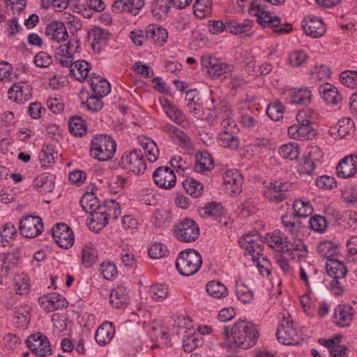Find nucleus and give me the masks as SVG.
Wrapping results in <instances>:
<instances>
[{
    "instance_id": "1",
    "label": "nucleus",
    "mask_w": 357,
    "mask_h": 357,
    "mask_svg": "<svg viewBox=\"0 0 357 357\" xmlns=\"http://www.w3.org/2000/svg\"><path fill=\"white\" fill-rule=\"evenodd\" d=\"M285 0H253L250 3V13L257 16V22L264 28L272 29L274 33L280 35L287 34L292 30V25L289 23L282 24L279 16H273L267 10L266 3L273 6H280Z\"/></svg>"
},
{
    "instance_id": "2",
    "label": "nucleus",
    "mask_w": 357,
    "mask_h": 357,
    "mask_svg": "<svg viewBox=\"0 0 357 357\" xmlns=\"http://www.w3.org/2000/svg\"><path fill=\"white\" fill-rule=\"evenodd\" d=\"M224 334L227 336L229 349L240 348L247 349L254 347L259 339V332L250 322L239 321L229 329L225 326Z\"/></svg>"
},
{
    "instance_id": "3",
    "label": "nucleus",
    "mask_w": 357,
    "mask_h": 357,
    "mask_svg": "<svg viewBox=\"0 0 357 357\" xmlns=\"http://www.w3.org/2000/svg\"><path fill=\"white\" fill-rule=\"evenodd\" d=\"M238 242L241 247L245 250V255H250L252 261H256L261 275L268 276L271 273V264L266 257L260 259L264 247L258 235H244Z\"/></svg>"
},
{
    "instance_id": "4",
    "label": "nucleus",
    "mask_w": 357,
    "mask_h": 357,
    "mask_svg": "<svg viewBox=\"0 0 357 357\" xmlns=\"http://www.w3.org/2000/svg\"><path fill=\"white\" fill-rule=\"evenodd\" d=\"M116 144L107 135H96L90 143V155L98 161H107L114 157Z\"/></svg>"
},
{
    "instance_id": "5",
    "label": "nucleus",
    "mask_w": 357,
    "mask_h": 357,
    "mask_svg": "<svg viewBox=\"0 0 357 357\" xmlns=\"http://www.w3.org/2000/svg\"><path fill=\"white\" fill-rule=\"evenodd\" d=\"M202 264V256L194 249L181 251L176 260V268L178 272L184 276H191L197 273Z\"/></svg>"
},
{
    "instance_id": "6",
    "label": "nucleus",
    "mask_w": 357,
    "mask_h": 357,
    "mask_svg": "<svg viewBox=\"0 0 357 357\" xmlns=\"http://www.w3.org/2000/svg\"><path fill=\"white\" fill-rule=\"evenodd\" d=\"M175 237L180 241L190 243L195 241L199 236V228L195 221L190 218L180 220L173 229Z\"/></svg>"
},
{
    "instance_id": "7",
    "label": "nucleus",
    "mask_w": 357,
    "mask_h": 357,
    "mask_svg": "<svg viewBox=\"0 0 357 357\" xmlns=\"http://www.w3.org/2000/svg\"><path fill=\"white\" fill-rule=\"evenodd\" d=\"M123 168L134 174H141L146 169V163L144 153L141 150H133L128 153H124L121 159Z\"/></svg>"
},
{
    "instance_id": "8",
    "label": "nucleus",
    "mask_w": 357,
    "mask_h": 357,
    "mask_svg": "<svg viewBox=\"0 0 357 357\" xmlns=\"http://www.w3.org/2000/svg\"><path fill=\"white\" fill-rule=\"evenodd\" d=\"M27 347L36 355L45 357L52 354V350L46 335L37 333L28 337L26 340Z\"/></svg>"
},
{
    "instance_id": "9",
    "label": "nucleus",
    "mask_w": 357,
    "mask_h": 357,
    "mask_svg": "<svg viewBox=\"0 0 357 357\" xmlns=\"http://www.w3.org/2000/svg\"><path fill=\"white\" fill-rule=\"evenodd\" d=\"M278 341L283 344H298L301 339L298 332L294 328L293 322L289 318H283L276 333Z\"/></svg>"
},
{
    "instance_id": "10",
    "label": "nucleus",
    "mask_w": 357,
    "mask_h": 357,
    "mask_svg": "<svg viewBox=\"0 0 357 357\" xmlns=\"http://www.w3.org/2000/svg\"><path fill=\"white\" fill-rule=\"evenodd\" d=\"M43 229L42 219L38 216L27 215L20 222V232L25 238H34L41 234Z\"/></svg>"
},
{
    "instance_id": "11",
    "label": "nucleus",
    "mask_w": 357,
    "mask_h": 357,
    "mask_svg": "<svg viewBox=\"0 0 357 357\" xmlns=\"http://www.w3.org/2000/svg\"><path fill=\"white\" fill-rule=\"evenodd\" d=\"M52 237L61 248L68 249L74 243L72 229L64 223H58L52 229Z\"/></svg>"
},
{
    "instance_id": "12",
    "label": "nucleus",
    "mask_w": 357,
    "mask_h": 357,
    "mask_svg": "<svg viewBox=\"0 0 357 357\" xmlns=\"http://www.w3.org/2000/svg\"><path fill=\"white\" fill-rule=\"evenodd\" d=\"M290 187L291 184L285 182L271 183L269 185L265 187L264 195L269 202L278 204L287 198V192Z\"/></svg>"
},
{
    "instance_id": "13",
    "label": "nucleus",
    "mask_w": 357,
    "mask_h": 357,
    "mask_svg": "<svg viewBox=\"0 0 357 357\" xmlns=\"http://www.w3.org/2000/svg\"><path fill=\"white\" fill-rule=\"evenodd\" d=\"M264 241L279 253L284 254L289 251V239L280 230L266 234Z\"/></svg>"
},
{
    "instance_id": "14",
    "label": "nucleus",
    "mask_w": 357,
    "mask_h": 357,
    "mask_svg": "<svg viewBox=\"0 0 357 357\" xmlns=\"http://www.w3.org/2000/svg\"><path fill=\"white\" fill-rule=\"evenodd\" d=\"M155 183L160 188L171 189L174 187L176 178L173 170L167 167H159L153 174Z\"/></svg>"
},
{
    "instance_id": "15",
    "label": "nucleus",
    "mask_w": 357,
    "mask_h": 357,
    "mask_svg": "<svg viewBox=\"0 0 357 357\" xmlns=\"http://www.w3.org/2000/svg\"><path fill=\"white\" fill-rule=\"evenodd\" d=\"M32 87L26 82L14 84L8 91V98L17 103H24L32 97Z\"/></svg>"
},
{
    "instance_id": "16",
    "label": "nucleus",
    "mask_w": 357,
    "mask_h": 357,
    "mask_svg": "<svg viewBox=\"0 0 357 357\" xmlns=\"http://www.w3.org/2000/svg\"><path fill=\"white\" fill-rule=\"evenodd\" d=\"M202 67L207 70L208 74L212 78H217L227 73L228 66L219 59L210 55H204L202 57Z\"/></svg>"
},
{
    "instance_id": "17",
    "label": "nucleus",
    "mask_w": 357,
    "mask_h": 357,
    "mask_svg": "<svg viewBox=\"0 0 357 357\" xmlns=\"http://www.w3.org/2000/svg\"><path fill=\"white\" fill-rule=\"evenodd\" d=\"M355 314L354 309L348 304H340L334 312V322L339 327H347L351 325Z\"/></svg>"
},
{
    "instance_id": "18",
    "label": "nucleus",
    "mask_w": 357,
    "mask_h": 357,
    "mask_svg": "<svg viewBox=\"0 0 357 357\" xmlns=\"http://www.w3.org/2000/svg\"><path fill=\"white\" fill-rule=\"evenodd\" d=\"M302 26L306 35L314 38L322 36L326 31L324 22L317 17L304 20Z\"/></svg>"
},
{
    "instance_id": "19",
    "label": "nucleus",
    "mask_w": 357,
    "mask_h": 357,
    "mask_svg": "<svg viewBox=\"0 0 357 357\" xmlns=\"http://www.w3.org/2000/svg\"><path fill=\"white\" fill-rule=\"evenodd\" d=\"M254 22L249 19H245L242 22L236 20L227 21L226 31L234 35L250 37L252 34Z\"/></svg>"
},
{
    "instance_id": "20",
    "label": "nucleus",
    "mask_w": 357,
    "mask_h": 357,
    "mask_svg": "<svg viewBox=\"0 0 357 357\" xmlns=\"http://www.w3.org/2000/svg\"><path fill=\"white\" fill-rule=\"evenodd\" d=\"M337 176L342 178H350L357 172V155L344 157L336 168Z\"/></svg>"
},
{
    "instance_id": "21",
    "label": "nucleus",
    "mask_w": 357,
    "mask_h": 357,
    "mask_svg": "<svg viewBox=\"0 0 357 357\" xmlns=\"http://www.w3.org/2000/svg\"><path fill=\"white\" fill-rule=\"evenodd\" d=\"M45 33L49 39L57 43L65 41L68 38L64 23L59 20L50 22L46 26Z\"/></svg>"
},
{
    "instance_id": "22",
    "label": "nucleus",
    "mask_w": 357,
    "mask_h": 357,
    "mask_svg": "<svg viewBox=\"0 0 357 357\" xmlns=\"http://www.w3.org/2000/svg\"><path fill=\"white\" fill-rule=\"evenodd\" d=\"M224 184L227 191L236 195L242 190L243 177L237 171H227L224 175Z\"/></svg>"
},
{
    "instance_id": "23",
    "label": "nucleus",
    "mask_w": 357,
    "mask_h": 357,
    "mask_svg": "<svg viewBox=\"0 0 357 357\" xmlns=\"http://www.w3.org/2000/svg\"><path fill=\"white\" fill-rule=\"evenodd\" d=\"M87 82L90 84L93 94L98 96L99 98L106 96L111 91L109 83L105 79L102 78L100 75L95 73L90 75Z\"/></svg>"
},
{
    "instance_id": "24",
    "label": "nucleus",
    "mask_w": 357,
    "mask_h": 357,
    "mask_svg": "<svg viewBox=\"0 0 357 357\" xmlns=\"http://www.w3.org/2000/svg\"><path fill=\"white\" fill-rule=\"evenodd\" d=\"M143 6L142 0H115L112 4V10L116 13L127 11L136 15Z\"/></svg>"
},
{
    "instance_id": "25",
    "label": "nucleus",
    "mask_w": 357,
    "mask_h": 357,
    "mask_svg": "<svg viewBox=\"0 0 357 357\" xmlns=\"http://www.w3.org/2000/svg\"><path fill=\"white\" fill-rule=\"evenodd\" d=\"M321 153L318 147H312L308 155L305 157L298 164V172L300 174H312L315 169V161L319 158H316V155Z\"/></svg>"
},
{
    "instance_id": "26",
    "label": "nucleus",
    "mask_w": 357,
    "mask_h": 357,
    "mask_svg": "<svg viewBox=\"0 0 357 357\" xmlns=\"http://www.w3.org/2000/svg\"><path fill=\"white\" fill-rule=\"evenodd\" d=\"M129 291L123 285L118 286L110 293V303L116 308H123L129 303Z\"/></svg>"
},
{
    "instance_id": "27",
    "label": "nucleus",
    "mask_w": 357,
    "mask_h": 357,
    "mask_svg": "<svg viewBox=\"0 0 357 357\" xmlns=\"http://www.w3.org/2000/svg\"><path fill=\"white\" fill-rule=\"evenodd\" d=\"M115 329L111 322H105L97 329L95 340L96 342L104 346L109 344L114 335Z\"/></svg>"
},
{
    "instance_id": "28",
    "label": "nucleus",
    "mask_w": 357,
    "mask_h": 357,
    "mask_svg": "<svg viewBox=\"0 0 357 357\" xmlns=\"http://www.w3.org/2000/svg\"><path fill=\"white\" fill-rule=\"evenodd\" d=\"M288 135L296 140H308L316 135L313 126H291L288 128Z\"/></svg>"
},
{
    "instance_id": "29",
    "label": "nucleus",
    "mask_w": 357,
    "mask_h": 357,
    "mask_svg": "<svg viewBox=\"0 0 357 357\" xmlns=\"http://www.w3.org/2000/svg\"><path fill=\"white\" fill-rule=\"evenodd\" d=\"M319 91L328 104L337 105L342 100V96L339 93L337 88L331 84L326 83L320 86Z\"/></svg>"
},
{
    "instance_id": "30",
    "label": "nucleus",
    "mask_w": 357,
    "mask_h": 357,
    "mask_svg": "<svg viewBox=\"0 0 357 357\" xmlns=\"http://www.w3.org/2000/svg\"><path fill=\"white\" fill-rule=\"evenodd\" d=\"M91 65L84 60H78L74 62V66L70 69V75L79 82H84L89 79V72Z\"/></svg>"
},
{
    "instance_id": "31",
    "label": "nucleus",
    "mask_w": 357,
    "mask_h": 357,
    "mask_svg": "<svg viewBox=\"0 0 357 357\" xmlns=\"http://www.w3.org/2000/svg\"><path fill=\"white\" fill-rule=\"evenodd\" d=\"M325 266L328 275L336 279L344 278L347 273L345 265L335 258L328 259Z\"/></svg>"
},
{
    "instance_id": "32",
    "label": "nucleus",
    "mask_w": 357,
    "mask_h": 357,
    "mask_svg": "<svg viewBox=\"0 0 357 357\" xmlns=\"http://www.w3.org/2000/svg\"><path fill=\"white\" fill-rule=\"evenodd\" d=\"M194 169L197 172L202 173L209 171L213 167V160L207 151H199L195 155Z\"/></svg>"
},
{
    "instance_id": "33",
    "label": "nucleus",
    "mask_w": 357,
    "mask_h": 357,
    "mask_svg": "<svg viewBox=\"0 0 357 357\" xmlns=\"http://www.w3.org/2000/svg\"><path fill=\"white\" fill-rule=\"evenodd\" d=\"M148 333L151 340L158 342L160 345L166 346L169 342L166 330L158 321H155L149 326Z\"/></svg>"
},
{
    "instance_id": "34",
    "label": "nucleus",
    "mask_w": 357,
    "mask_h": 357,
    "mask_svg": "<svg viewBox=\"0 0 357 357\" xmlns=\"http://www.w3.org/2000/svg\"><path fill=\"white\" fill-rule=\"evenodd\" d=\"M341 337H337L336 340L329 339L324 340L319 339V342L329 349L330 353L333 357H344L347 348L344 345H340Z\"/></svg>"
},
{
    "instance_id": "35",
    "label": "nucleus",
    "mask_w": 357,
    "mask_h": 357,
    "mask_svg": "<svg viewBox=\"0 0 357 357\" xmlns=\"http://www.w3.org/2000/svg\"><path fill=\"white\" fill-rule=\"evenodd\" d=\"M146 33L149 39L152 40L155 43H165L168 38L167 30L157 24H149L146 27Z\"/></svg>"
},
{
    "instance_id": "36",
    "label": "nucleus",
    "mask_w": 357,
    "mask_h": 357,
    "mask_svg": "<svg viewBox=\"0 0 357 357\" xmlns=\"http://www.w3.org/2000/svg\"><path fill=\"white\" fill-rule=\"evenodd\" d=\"M289 95L291 102L294 104L307 105L312 98L311 91L306 88L291 89Z\"/></svg>"
},
{
    "instance_id": "37",
    "label": "nucleus",
    "mask_w": 357,
    "mask_h": 357,
    "mask_svg": "<svg viewBox=\"0 0 357 357\" xmlns=\"http://www.w3.org/2000/svg\"><path fill=\"white\" fill-rule=\"evenodd\" d=\"M80 205L85 212L91 214L99 210V208L102 206L100 205L98 198L91 192H86L82 196L80 199Z\"/></svg>"
},
{
    "instance_id": "38",
    "label": "nucleus",
    "mask_w": 357,
    "mask_h": 357,
    "mask_svg": "<svg viewBox=\"0 0 357 357\" xmlns=\"http://www.w3.org/2000/svg\"><path fill=\"white\" fill-rule=\"evenodd\" d=\"M105 211V210L104 211ZM105 212L100 209L91 214V220L88 223L89 228L96 232H99L108 223V219L105 215Z\"/></svg>"
},
{
    "instance_id": "39",
    "label": "nucleus",
    "mask_w": 357,
    "mask_h": 357,
    "mask_svg": "<svg viewBox=\"0 0 357 357\" xmlns=\"http://www.w3.org/2000/svg\"><path fill=\"white\" fill-rule=\"evenodd\" d=\"M206 289L208 295L214 298H221L228 295L227 287L219 281L208 282L206 285Z\"/></svg>"
},
{
    "instance_id": "40",
    "label": "nucleus",
    "mask_w": 357,
    "mask_h": 357,
    "mask_svg": "<svg viewBox=\"0 0 357 357\" xmlns=\"http://www.w3.org/2000/svg\"><path fill=\"white\" fill-rule=\"evenodd\" d=\"M236 295L243 303H250L254 299L253 292L241 280L236 282Z\"/></svg>"
},
{
    "instance_id": "41",
    "label": "nucleus",
    "mask_w": 357,
    "mask_h": 357,
    "mask_svg": "<svg viewBox=\"0 0 357 357\" xmlns=\"http://www.w3.org/2000/svg\"><path fill=\"white\" fill-rule=\"evenodd\" d=\"M336 128L338 135L342 138L351 136L356 130L353 120L347 117L338 121Z\"/></svg>"
},
{
    "instance_id": "42",
    "label": "nucleus",
    "mask_w": 357,
    "mask_h": 357,
    "mask_svg": "<svg viewBox=\"0 0 357 357\" xmlns=\"http://www.w3.org/2000/svg\"><path fill=\"white\" fill-rule=\"evenodd\" d=\"M296 218L292 213L283 215L281 218L285 231L292 236H298L301 227V222H296Z\"/></svg>"
},
{
    "instance_id": "43",
    "label": "nucleus",
    "mask_w": 357,
    "mask_h": 357,
    "mask_svg": "<svg viewBox=\"0 0 357 357\" xmlns=\"http://www.w3.org/2000/svg\"><path fill=\"white\" fill-rule=\"evenodd\" d=\"M170 0H155L152 4V13L158 20H164L169 10Z\"/></svg>"
},
{
    "instance_id": "44",
    "label": "nucleus",
    "mask_w": 357,
    "mask_h": 357,
    "mask_svg": "<svg viewBox=\"0 0 357 357\" xmlns=\"http://www.w3.org/2000/svg\"><path fill=\"white\" fill-rule=\"evenodd\" d=\"M316 116L317 114L310 108L301 110L296 115L297 123H295L293 126H312Z\"/></svg>"
},
{
    "instance_id": "45",
    "label": "nucleus",
    "mask_w": 357,
    "mask_h": 357,
    "mask_svg": "<svg viewBox=\"0 0 357 357\" xmlns=\"http://www.w3.org/2000/svg\"><path fill=\"white\" fill-rule=\"evenodd\" d=\"M233 130H223L219 135V143L220 146L237 149L239 146V139L232 133Z\"/></svg>"
},
{
    "instance_id": "46",
    "label": "nucleus",
    "mask_w": 357,
    "mask_h": 357,
    "mask_svg": "<svg viewBox=\"0 0 357 357\" xmlns=\"http://www.w3.org/2000/svg\"><path fill=\"white\" fill-rule=\"evenodd\" d=\"M1 266V272L8 274L10 271L17 267L19 261L17 252L13 250L11 252H5Z\"/></svg>"
},
{
    "instance_id": "47",
    "label": "nucleus",
    "mask_w": 357,
    "mask_h": 357,
    "mask_svg": "<svg viewBox=\"0 0 357 357\" xmlns=\"http://www.w3.org/2000/svg\"><path fill=\"white\" fill-rule=\"evenodd\" d=\"M98 259V252L92 245H85L82 252V262L86 267H91Z\"/></svg>"
},
{
    "instance_id": "48",
    "label": "nucleus",
    "mask_w": 357,
    "mask_h": 357,
    "mask_svg": "<svg viewBox=\"0 0 357 357\" xmlns=\"http://www.w3.org/2000/svg\"><path fill=\"white\" fill-rule=\"evenodd\" d=\"M141 145L149 162L156 161L159 155V150L156 144L150 139H144L141 142Z\"/></svg>"
},
{
    "instance_id": "49",
    "label": "nucleus",
    "mask_w": 357,
    "mask_h": 357,
    "mask_svg": "<svg viewBox=\"0 0 357 357\" xmlns=\"http://www.w3.org/2000/svg\"><path fill=\"white\" fill-rule=\"evenodd\" d=\"M103 211L107 219H116L121 214L119 203L114 199L106 200L104 204L100 208Z\"/></svg>"
},
{
    "instance_id": "50",
    "label": "nucleus",
    "mask_w": 357,
    "mask_h": 357,
    "mask_svg": "<svg viewBox=\"0 0 357 357\" xmlns=\"http://www.w3.org/2000/svg\"><path fill=\"white\" fill-rule=\"evenodd\" d=\"M35 188L43 193H48L53 190L54 183L52 180L45 175H40L36 177L33 181Z\"/></svg>"
},
{
    "instance_id": "51",
    "label": "nucleus",
    "mask_w": 357,
    "mask_h": 357,
    "mask_svg": "<svg viewBox=\"0 0 357 357\" xmlns=\"http://www.w3.org/2000/svg\"><path fill=\"white\" fill-rule=\"evenodd\" d=\"M29 278L27 275L22 273L17 274L14 278L15 290L16 294L24 295L29 291Z\"/></svg>"
},
{
    "instance_id": "52",
    "label": "nucleus",
    "mask_w": 357,
    "mask_h": 357,
    "mask_svg": "<svg viewBox=\"0 0 357 357\" xmlns=\"http://www.w3.org/2000/svg\"><path fill=\"white\" fill-rule=\"evenodd\" d=\"M293 208L294 213H292L295 215V217H307L311 215L313 212V208L310 205L309 202H304L301 199L296 200L293 204Z\"/></svg>"
},
{
    "instance_id": "53",
    "label": "nucleus",
    "mask_w": 357,
    "mask_h": 357,
    "mask_svg": "<svg viewBox=\"0 0 357 357\" xmlns=\"http://www.w3.org/2000/svg\"><path fill=\"white\" fill-rule=\"evenodd\" d=\"M69 130L76 137H82L86 132V126L79 116H73L69 120Z\"/></svg>"
},
{
    "instance_id": "54",
    "label": "nucleus",
    "mask_w": 357,
    "mask_h": 357,
    "mask_svg": "<svg viewBox=\"0 0 357 357\" xmlns=\"http://www.w3.org/2000/svg\"><path fill=\"white\" fill-rule=\"evenodd\" d=\"M284 112V107L279 101H274L270 103L266 109V114L271 119L278 121L282 119Z\"/></svg>"
},
{
    "instance_id": "55",
    "label": "nucleus",
    "mask_w": 357,
    "mask_h": 357,
    "mask_svg": "<svg viewBox=\"0 0 357 357\" xmlns=\"http://www.w3.org/2000/svg\"><path fill=\"white\" fill-rule=\"evenodd\" d=\"M183 187L187 193L194 197H198L202 195L203 185L194 178H187L183 182Z\"/></svg>"
},
{
    "instance_id": "56",
    "label": "nucleus",
    "mask_w": 357,
    "mask_h": 357,
    "mask_svg": "<svg viewBox=\"0 0 357 357\" xmlns=\"http://www.w3.org/2000/svg\"><path fill=\"white\" fill-rule=\"evenodd\" d=\"M210 0H197L193 5L194 14L199 18H204L211 13Z\"/></svg>"
},
{
    "instance_id": "57",
    "label": "nucleus",
    "mask_w": 357,
    "mask_h": 357,
    "mask_svg": "<svg viewBox=\"0 0 357 357\" xmlns=\"http://www.w3.org/2000/svg\"><path fill=\"white\" fill-rule=\"evenodd\" d=\"M308 56L303 50H296L289 54L288 57L289 63L293 67H301L307 61Z\"/></svg>"
},
{
    "instance_id": "58",
    "label": "nucleus",
    "mask_w": 357,
    "mask_h": 357,
    "mask_svg": "<svg viewBox=\"0 0 357 357\" xmlns=\"http://www.w3.org/2000/svg\"><path fill=\"white\" fill-rule=\"evenodd\" d=\"M280 154L285 159H296L299 155L298 146L296 143L284 144L280 147Z\"/></svg>"
},
{
    "instance_id": "59",
    "label": "nucleus",
    "mask_w": 357,
    "mask_h": 357,
    "mask_svg": "<svg viewBox=\"0 0 357 357\" xmlns=\"http://www.w3.org/2000/svg\"><path fill=\"white\" fill-rule=\"evenodd\" d=\"M165 113L176 124L181 125L185 121V116L183 112L173 105L165 107Z\"/></svg>"
},
{
    "instance_id": "60",
    "label": "nucleus",
    "mask_w": 357,
    "mask_h": 357,
    "mask_svg": "<svg viewBox=\"0 0 357 357\" xmlns=\"http://www.w3.org/2000/svg\"><path fill=\"white\" fill-rule=\"evenodd\" d=\"M109 33L105 29L95 27L89 33V38L96 43L105 44L109 38Z\"/></svg>"
},
{
    "instance_id": "61",
    "label": "nucleus",
    "mask_w": 357,
    "mask_h": 357,
    "mask_svg": "<svg viewBox=\"0 0 357 357\" xmlns=\"http://www.w3.org/2000/svg\"><path fill=\"white\" fill-rule=\"evenodd\" d=\"M204 214L206 217L220 218L223 214V208L220 204L211 202L203 208Z\"/></svg>"
},
{
    "instance_id": "62",
    "label": "nucleus",
    "mask_w": 357,
    "mask_h": 357,
    "mask_svg": "<svg viewBox=\"0 0 357 357\" xmlns=\"http://www.w3.org/2000/svg\"><path fill=\"white\" fill-rule=\"evenodd\" d=\"M222 113H220L222 119L221 126L225 129L224 130H233L236 126L235 121L231 117V111L229 107L222 105Z\"/></svg>"
},
{
    "instance_id": "63",
    "label": "nucleus",
    "mask_w": 357,
    "mask_h": 357,
    "mask_svg": "<svg viewBox=\"0 0 357 357\" xmlns=\"http://www.w3.org/2000/svg\"><path fill=\"white\" fill-rule=\"evenodd\" d=\"M319 253L327 260L333 259V255L336 252V247L331 241L321 242L317 247Z\"/></svg>"
},
{
    "instance_id": "64",
    "label": "nucleus",
    "mask_w": 357,
    "mask_h": 357,
    "mask_svg": "<svg viewBox=\"0 0 357 357\" xmlns=\"http://www.w3.org/2000/svg\"><path fill=\"white\" fill-rule=\"evenodd\" d=\"M340 81L347 87L354 88L357 86V71L345 70L340 75Z\"/></svg>"
}]
</instances>
